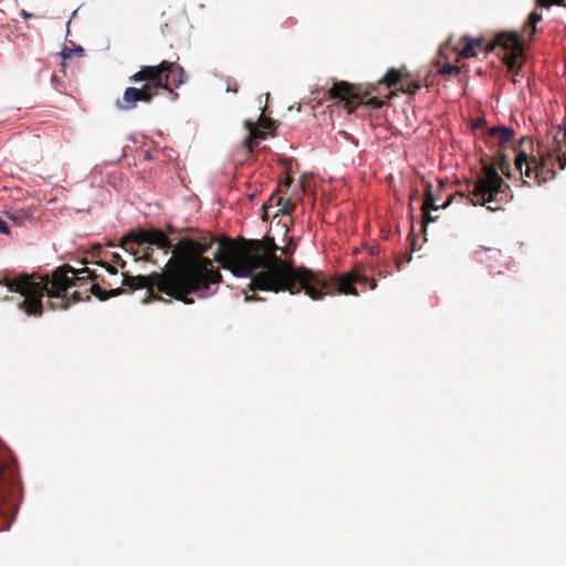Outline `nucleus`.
<instances>
[{"instance_id":"1","label":"nucleus","mask_w":566,"mask_h":566,"mask_svg":"<svg viewBox=\"0 0 566 566\" xmlns=\"http://www.w3.org/2000/svg\"><path fill=\"white\" fill-rule=\"evenodd\" d=\"M290 253V247L280 248L271 237L262 240L223 238L219 240L214 260L226 270L239 277H250V291L304 292L312 300L336 293L358 295L354 284H368L374 290V279L360 273L358 269L340 276L328 275L305 266H294L291 260L277 255Z\"/></svg>"},{"instance_id":"2","label":"nucleus","mask_w":566,"mask_h":566,"mask_svg":"<svg viewBox=\"0 0 566 566\" xmlns=\"http://www.w3.org/2000/svg\"><path fill=\"white\" fill-rule=\"evenodd\" d=\"M212 242L211 237L202 241L182 238L174 247L163 230L139 228L130 231L123 237L120 247L136 260L153 262V247L164 250L166 254L171 250L172 256L161 273L135 276L123 273L120 289L123 292L146 289L150 294L157 291L186 304L193 303V300L188 297L189 294L201 293V296H207L210 286L219 284L222 280L212 260L203 256Z\"/></svg>"},{"instance_id":"3","label":"nucleus","mask_w":566,"mask_h":566,"mask_svg":"<svg viewBox=\"0 0 566 566\" xmlns=\"http://www.w3.org/2000/svg\"><path fill=\"white\" fill-rule=\"evenodd\" d=\"M97 275L88 268L75 270L65 264L52 272V275L21 274L11 277L8 273H0V285L7 286L11 292L23 296L19 307L30 316L43 314L42 297L48 295L51 310H65L70 306L67 290L76 285V281L84 279L96 280Z\"/></svg>"},{"instance_id":"4","label":"nucleus","mask_w":566,"mask_h":566,"mask_svg":"<svg viewBox=\"0 0 566 566\" xmlns=\"http://www.w3.org/2000/svg\"><path fill=\"white\" fill-rule=\"evenodd\" d=\"M543 20L542 13L533 10L526 17L522 32L515 29L497 30V76L500 73L511 80L514 85L521 84L524 80L526 86L532 90L535 84V73L526 70L530 61V48L535 35L541 31L538 23Z\"/></svg>"},{"instance_id":"5","label":"nucleus","mask_w":566,"mask_h":566,"mask_svg":"<svg viewBox=\"0 0 566 566\" xmlns=\"http://www.w3.org/2000/svg\"><path fill=\"white\" fill-rule=\"evenodd\" d=\"M515 130L512 126L497 123V202L503 199L509 190L507 184L501 178L500 172L511 176L514 172L523 175V166L526 165L525 175L531 177L532 166L542 168L549 161H556L560 170L566 168V155L562 153V143L554 136V146L537 144L538 155L542 158L539 163L536 158L528 155L524 149L514 145H507L513 142Z\"/></svg>"},{"instance_id":"6","label":"nucleus","mask_w":566,"mask_h":566,"mask_svg":"<svg viewBox=\"0 0 566 566\" xmlns=\"http://www.w3.org/2000/svg\"><path fill=\"white\" fill-rule=\"evenodd\" d=\"M188 80L184 67L177 62L161 61L157 65H143L129 76V82L144 84L140 87L129 86L124 91L123 97L117 98L115 106L120 111H132L137 103L149 104L159 94V90L166 91L172 102L179 94L176 92Z\"/></svg>"},{"instance_id":"7","label":"nucleus","mask_w":566,"mask_h":566,"mask_svg":"<svg viewBox=\"0 0 566 566\" xmlns=\"http://www.w3.org/2000/svg\"><path fill=\"white\" fill-rule=\"evenodd\" d=\"M0 513L10 512L14 506V495L20 490L17 460L11 450L0 439Z\"/></svg>"},{"instance_id":"8","label":"nucleus","mask_w":566,"mask_h":566,"mask_svg":"<svg viewBox=\"0 0 566 566\" xmlns=\"http://www.w3.org/2000/svg\"><path fill=\"white\" fill-rule=\"evenodd\" d=\"M481 172L478 174L475 181L468 186V200L473 206H483L488 210L494 211L491 203L495 199V157L491 156L488 160H481Z\"/></svg>"},{"instance_id":"9","label":"nucleus","mask_w":566,"mask_h":566,"mask_svg":"<svg viewBox=\"0 0 566 566\" xmlns=\"http://www.w3.org/2000/svg\"><path fill=\"white\" fill-rule=\"evenodd\" d=\"M328 93L331 98L344 101L348 113H353L359 104L365 103V98L370 94L369 91L363 92L360 87L347 82L335 83ZM366 104L373 108H380L385 104V101L374 96L368 98Z\"/></svg>"},{"instance_id":"10","label":"nucleus","mask_w":566,"mask_h":566,"mask_svg":"<svg viewBox=\"0 0 566 566\" xmlns=\"http://www.w3.org/2000/svg\"><path fill=\"white\" fill-rule=\"evenodd\" d=\"M243 126L249 134L242 143V148L251 153L259 146L260 140L266 138L265 129H271L274 126V122L271 118L260 115L258 123L247 119Z\"/></svg>"},{"instance_id":"11","label":"nucleus","mask_w":566,"mask_h":566,"mask_svg":"<svg viewBox=\"0 0 566 566\" xmlns=\"http://www.w3.org/2000/svg\"><path fill=\"white\" fill-rule=\"evenodd\" d=\"M426 193L424 200L421 207L422 218L424 223H430L436 221V218L431 216V211H438L441 208H447L453 200V195H451L441 206L438 205L440 197L432 191V185L429 181L424 182Z\"/></svg>"},{"instance_id":"12","label":"nucleus","mask_w":566,"mask_h":566,"mask_svg":"<svg viewBox=\"0 0 566 566\" xmlns=\"http://www.w3.org/2000/svg\"><path fill=\"white\" fill-rule=\"evenodd\" d=\"M405 77H409V73L398 69H389L378 84H385L387 87L401 84Z\"/></svg>"},{"instance_id":"13","label":"nucleus","mask_w":566,"mask_h":566,"mask_svg":"<svg viewBox=\"0 0 566 566\" xmlns=\"http://www.w3.org/2000/svg\"><path fill=\"white\" fill-rule=\"evenodd\" d=\"M464 45L460 52V56L468 59L476 55V50H482L483 41L478 39H472L470 36L463 38Z\"/></svg>"},{"instance_id":"14","label":"nucleus","mask_w":566,"mask_h":566,"mask_svg":"<svg viewBox=\"0 0 566 566\" xmlns=\"http://www.w3.org/2000/svg\"><path fill=\"white\" fill-rule=\"evenodd\" d=\"M91 292L96 297H98L101 301H106L109 297L120 295L123 293V290L120 287H117V289H111L109 291H105L99 286V284H93L91 286Z\"/></svg>"},{"instance_id":"15","label":"nucleus","mask_w":566,"mask_h":566,"mask_svg":"<svg viewBox=\"0 0 566 566\" xmlns=\"http://www.w3.org/2000/svg\"><path fill=\"white\" fill-rule=\"evenodd\" d=\"M436 65L438 66V73L446 77H453L460 73V67L450 63L441 64L440 61H437Z\"/></svg>"},{"instance_id":"16","label":"nucleus","mask_w":566,"mask_h":566,"mask_svg":"<svg viewBox=\"0 0 566 566\" xmlns=\"http://www.w3.org/2000/svg\"><path fill=\"white\" fill-rule=\"evenodd\" d=\"M421 87L420 80H409V77H405L400 85V91L402 93H408L415 95Z\"/></svg>"},{"instance_id":"17","label":"nucleus","mask_w":566,"mask_h":566,"mask_svg":"<svg viewBox=\"0 0 566 566\" xmlns=\"http://www.w3.org/2000/svg\"><path fill=\"white\" fill-rule=\"evenodd\" d=\"M283 202V197L277 195H272L266 202L262 206V220L266 221L269 219L268 210L270 208L280 206Z\"/></svg>"},{"instance_id":"18","label":"nucleus","mask_w":566,"mask_h":566,"mask_svg":"<svg viewBox=\"0 0 566 566\" xmlns=\"http://www.w3.org/2000/svg\"><path fill=\"white\" fill-rule=\"evenodd\" d=\"M276 207H277V212L274 217L290 214L292 211L295 210L296 205L294 202H292L290 199L283 198V202Z\"/></svg>"},{"instance_id":"19","label":"nucleus","mask_w":566,"mask_h":566,"mask_svg":"<svg viewBox=\"0 0 566 566\" xmlns=\"http://www.w3.org/2000/svg\"><path fill=\"white\" fill-rule=\"evenodd\" d=\"M536 8L547 9L549 10L553 4L555 6H566L565 0H535Z\"/></svg>"},{"instance_id":"20","label":"nucleus","mask_w":566,"mask_h":566,"mask_svg":"<svg viewBox=\"0 0 566 566\" xmlns=\"http://www.w3.org/2000/svg\"><path fill=\"white\" fill-rule=\"evenodd\" d=\"M492 251V248H488L485 245H479L475 250V258L479 262H485L486 259L484 258L486 252Z\"/></svg>"},{"instance_id":"21","label":"nucleus","mask_w":566,"mask_h":566,"mask_svg":"<svg viewBox=\"0 0 566 566\" xmlns=\"http://www.w3.org/2000/svg\"><path fill=\"white\" fill-rule=\"evenodd\" d=\"M97 264L99 266H103L105 268V270L109 273V274H116L117 273V265L111 263V262H107V261H98Z\"/></svg>"},{"instance_id":"22","label":"nucleus","mask_w":566,"mask_h":566,"mask_svg":"<svg viewBox=\"0 0 566 566\" xmlns=\"http://www.w3.org/2000/svg\"><path fill=\"white\" fill-rule=\"evenodd\" d=\"M111 263L117 265L122 270L125 269L126 262L122 259L118 253H112Z\"/></svg>"},{"instance_id":"23","label":"nucleus","mask_w":566,"mask_h":566,"mask_svg":"<svg viewBox=\"0 0 566 566\" xmlns=\"http://www.w3.org/2000/svg\"><path fill=\"white\" fill-rule=\"evenodd\" d=\"M485 124V119L484 118H478L473 124H472V129L475 130L480 127H483Z\"/></svg>"},{"instance_id":"24","label":"nucleus","mask_w":566,"mask_h":566,"mask_svg":"<svg viewBox=\"0 0 566 566\" xmlns=\"http://www.w3.org/2000/svg\"><path fill=\"white\" fill-rule=\"evenodd\" d=\"M495 50V39H492L488 42L484 51L485 52H491V51H494Z\"/></svg>"},{"instance_id":"25","label":"nucleus","mask_w":566,"mask_h":566,"mask_svg":"<svg viewBox=\"0 0 566 566\" xmlns=\"http://www.w3.org/2000/svg\"><path fill=\"white\" fill-rule=\"evenodd\" d=\"M504 265L507 270H512L516 264L515 261L509 256L507 260L504 262Z\"/></svg>"},{"instance_id":"26","label":"nucleus","mask_w":566,"mask_h":566,"mask_svg":"<svg viewBox=\"0 0 566 566\" xmlns=\"http://www.w3.org/2000/svg\"><path fill=\"white\" fill-rule=\"evenodd\" d=\"M227 91L228 92H234L237 93L238 92V84L235 82H233V85H231L230 83L228 84V87H227Z\"/></svg>"},{"instance_id":"27","label":"nucleus","mask_w":566,"mask_h":566,"mask_svg":"<svg viewBox=\"0 0 566 566\" xmlns=\"http://www.w3.org/2000/svg\"><path fill=\"white\" fill-rule=\"evenodd\" d=\"M0 232L8 233L7 224L1 218H0Z\"/></svg>"},{"instance_id":"28","label":"nucleus","mask_w":566,"mask_h":566,"mask_svg":"<svg viewBox=\"0 0 566 566\" xmlns=\"http://www.w3.org/2000/svg\"><path fill=\"white\" fill-rule=\"evenodd\" d=\"M489 137L495 136V126H492L488 129Z\"/></svg>"},{"instance_id":"29","label":"nucleus","mask_w":566,"mask_h":566,"mask_svg":"<svg viewBox=\"0 0 566 566\" xmlns=\"http://www.w3.org/2000/svg\"><path fill=\"white\" fill-rule=\"evenodd\" d=\"M72 300H73V302H77V301H80V300H82V298L78 296V293H77V292H74V293L72 294Z\"/></svg>"},{"instance_id":"30","label":"nucleus","mask_w":566,"mask_h":566,"mask_svg":"<svg viewBox=\"0 0 566 566\" xmlns=\"http://www.w3.org/2000/svg\"><path fill=\"white\" fill-rule=\"evenodd\" d=\"M254 300H259L258 297H255L254 295H248L245 293V301H254Z\"/></svg>"},{"instance_id":"31","label":"nucleus","mask_w":566,"mask_h":566,"mask_svg":"<svg viewBox=\"0 0 566 566\" xmlns=\"http://www.w3.org/2000/svg\"><path fill=\"white\" fill-rule=\"evenodd\" d=\"M559 133H563L564 137H566V124L560 125Z\"/></svg>"},{"instance_id":"32","label":"nucleus","mask_w":566,"mask_h":566,"mask_svg":"<svg viewBox=\"0 0 566 566\" xmlns=\"http://www.w3.org/2000/svg\"><path fill=\"white\" fill-rule=\"evenodd\" d=\"M22 15L24 17V19H29L32 17L31 13H28L27 11L22 10Z\"/></svg>"},{"instance_id":"33","label":"nucleus","mask_w":566,"mask_h":566,"mask_svg":"<svg viewBox=\"0 0 566 566\" xmlns=\"http://www.w3.org/2000/svg\"><path fill=\"white\" fill-rule=\"evenodd\" d=\"M70 55H71V51H70L69 53L63 52V57H64V59L69 57Z\"/></svg>"},{"instance_id":"34","label":"nucleus","mask_w":566,"mask_h":566,"mask_svg":"<svg viewBox=\"0 0 566 566\" xmlns=\"http://www.w3.org/2000/svg\"><path fill=\"white\" fill-rule=\"evenodd\" d=\"M394 95H395V93H394V92H390V93L386 96V98H387V99H389V98H391Z\"/></svg>"},{"instance_id":"35","label":"nucleus","mask_w":566,"mask_h":566,"mask_svg":"<svg viewBox=\"0 0 566 566\" xmlns=\"http://www.w3.org/2000/svg\"><path fill=\"white\" fill-rule=\"evenodd\" d=\"M80 52H83V49H82V48H78V49L76 50V53H80Z\"/></svg>"},{"instance_id":"36","label":"nucleus","mask_w":566,"mask_h":566,"mask_svg":"<svg viewBox=\"0 0 566 566\" xmlns=\"http://www.w3.org/2000/svg\"><path fill=\"white\" fill-rule=\"evenodd\" d=\"M80 52H83V49H82V48H78V49L76 50V53H80Z\"/></svg>"},{"instance_id":"37","label":"nucleus","mask_w":566,"mask_h":566,"mask_svg":"<svg viewBox=\"0 0 566 566\" xmlns=\"http://www.w3.org/2000/svg\"><path fill=\"white\" fill-rule=\"evenodd\" d=\"M564 66H565V69H566V56H565V60H564Z\"/></svg>"}]
</instances>
